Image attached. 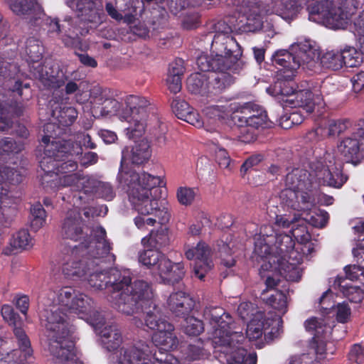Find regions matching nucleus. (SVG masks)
I'll list each match as a JSON object with an SVG mask.
<instances>
[{
	"label": "nucleus",
	"instance_id": "1",
	"mask_svg": "<svg viewBox=\"0 0 364 364\" xmlns=\"http://www.w3.org/2000/svg\"><path fill=\"white\" fill-rule=\"evenodd\" d=\"M318 60L327 69L338 70L343 68L341 50H327L321 55L309 41L291 45L289 50H278L272 57L273 65L283 72L286 78H291L301 65L314 67Z\"/></svg>",
	"mask_w": 364,
	"mask_h": 364
},
{
	"label": "nucleus",
	"instance_id": "2",
	"mask_svg": "<svg viewBox=\"0 0 364 364\" xmlns=\"http://www.w3.org/2000/svg\"><path fill=\"white\" fill-rule=\"evenodd\" d=\"M59 127L55 123H46L43 126L44 135L41 141L45 144L43 156L39 162L44 174L67 173L77 171V161L73 159L74 154L79 153L80 148L70 139H55L58 134L55 129Z\"/></svg>",
	"mask_w": 364,
	"mask_h": 364
},
{
	"label": "nucleus",
	"instance_id": "3",
	"mask_svg": "<svg viewBox=\"0 0 364 364\" xmlns=\"http://www.w3.org/2000/svg\"><path fill=\"white\" fill-rule=\"evenodd\" d=\"M45 328L52 355L50 364H84L77 358L73 327L66 322V316L59 308L54 307L48 312Z\"/></svg>",
	"mask_w": 364,
	"mask_h": 364
},
{
	"label": "nucleus",
	"instance_id": "4",
	"mask_svg": "<svg viewBox=\"0 0 364 364\" xmlns=\"http://www.w3.org/2000/svg\"><path fill=\"white\" fill-rule=\"evenodd\" d=\"M161 192L160 186L146 187L141 192L136 189L132 191L129 201L138 213L134 218L138 229H145L146 225L154 226L157 220L161 224L169 221L171 214L168 203L165 200H160Z\"/></svg>",
	"mask_w": 364,
	"mask_h": 364
},
{
	"label": "nucleus",
	"instance_id": "5",
	"mask_svg": "<svg viewBox=\"0 0 364 364\" xmlns=\"http://www.w3.org/2000/svg\"><path fill=\"white\" fill-rule=\"evenodd\" d=\"M287 188L282 191V203L294 210L307 211L315 203L317 189L312 174L306 169L294 168L285 178Z\"/></svg>",
	"mask_w": 364,
	"mask_h": 364
},
{
	"label": "nucleus",
	"instance_id": "6",
	"mask_svg": "<svg viewBox=\"0 0 364 364\" xmlns=\"http://www.w3.org/2000/svg\"><path fill=\"white\" fill-rule=\"evenodd\" d=\"M94 242L96 250H91L90 255L91 259L96 260L90 264V270L87 272L85 278L89 285L96 289H103L108 288L107 269H105L103 264L114 263L116 257L110 252L112 249V244L107 239V232L102 226L93 228Z\"/></svg>",
	"mask_w": 364,
	"mask_h": 364
},
{
	"label": "nucleus",
	"instance_id": "7",
	"mask_svg": "<svg viewBox=\"0 0 364 364\" xmlns=\"http://www.w3.org/2000/svg\"><path fill=\"white\" fill-rule=\"evenodd\" d=\"M232 119L239 131L238 137L245 143L256 140L257 131L271 128L273 122L269 119L267 112L260 105L246 103L237 111Z\"/></svg>",
	"mask_w": 364,
	"mask_h": 364
},
{
	"label": "nucleus",
	"instance_id": "8",
	"mask_svg": "<svg viewBox=\"0 0 364 364\" xmlns=\"http://www.w3.org/2000/svg\"><path fill=\"white\" fill-rule=\"evenodd\" d=\"M94 242L93 229L89 241L82 242L78 247H75L70 253L65 255L62 263V271L64 275L72 279L85 278L87 272L90 270V264L96 260L91 259V250H96Z\"/></svg>",
	"mask_w": 364,
	"mask_h": 364
},
{
	"label": "nucleus",
	"instance_id": "9",
	"mask_svg": "<svg viewBox=\"0 0 364 364\" xmlns=\"http://www.w3.org/2000/svg\"><path fill=\"white\" fill-rule=\"evenodd\" d=\"M126 110L122 118L129 122L124 132L129 139L142 136L145 132L146 119L151 103L142 96L130 95L125 98Z\"/></svg>",
	"mask_w": 364,
	"mask_h": 364
},
{
	"label": "nucleus",
	"instance_id": "10",
	"mask_svg": "<svg viewBox=\"0 0 364 364\" xmlns=\"http://www.w3.org/2000/svg\"><path fill=\"white\" fill-rule=\"evenodd\" d=\"M152 297L151 284L144 280H135L126 291L119 294L114 306L119 311L130 315L142 309L144 304L149 303Z\"/></svg>",
	"mask_w": 364,
	"mask_h": 364
},
{
	"label": "nucleus",
	"instance_id": "11",
	"mask_svg": "<svg viewBox=\"0 0 364 364\" xmlns=\"http://www.w3.org/2000/svg\"><path fill=\"white\" fill-rule=\"evenodd\" d=\"M56 297L59 305H53L50 309H45L44 314L43 315L45 317L44 324L46 323V316L48 312L54 307H58L65 315L66 322L73 327V334L75 329V326L70 324L67 314L62 309L61 306H64L71 312L80 316L81 314H87L90 311L92 299L70 286L60 288L56 293Z\"/></svg>",
	"mask_w": 364,
	"mask_h": 364
},
{
	"label": "nucleus",
	"instance_id": "12",
	"mask_svg": "<svg viewBox=\"0 0 364 364\" xmlns=\"http://www.w3.org/2000/svg\"><path fill=\"white\" fill-rule=\"evenodd\" d=\"M338 151L347 163L355 166L364 159V118L358 120L349 134L341 138Z\"/></svg>",
	"mask_w": 364,
	"mask_h": 364
},
{
	"label": "nucleus",
	"instance_id": "13",
	"mask_svg": "<svg viewBox=\"0 0 364 364\" xmlns=\"http://www.w3.org/2000/svg\"><path fill=\"white\" fill-rule=\"evenodd\" d=\"M171 353L152 355L147 345L139 343L121 349L119 364H178Z\"/></svg>",
	"mask_w": 364,
	"mask_h": 364
},
{
	"label": "nucleus",
	"instance_id": "14",
	"mask_svg": "<svg viewBox=\"0 0 364 364\" xmlns=\"http://www.w3.org/2000/svg\"><path fill=\"white\" fill-rule=\"evenodd\" d=\"M210 52L217 58H222L223 63H228L230 70L234 69L242 55L239 44L233 37L228 35V32L215 34Z\"/></svg>",
	"mask_w": 364,
	"mask_h": 364
},
{
	"label": "nucleus",
	"instance_id": "15",
	"mask_svg": "<svg viewBox=\"0 0 364 364\" xmlns=\"http://www.w3.org/2000/svg\"><path fill=\"white\" fill-rule=\"evenodd\" d=\"M117 178L124 188H127L129 199L134 189L141 192L146 187L161 186L163 183V180L160 176L146 172L138 173L130 169L124 171L123 165L122 166L121 164Z\"/></svg>",
	"mask_w": 364,
	"mask_h": 364
},
{
	"label": "nucleus",
	"instance_id": "16",
	"mask_svg": "<svg viewBox=\"0 0 364 364\" xmlns=\"http://www.w3.org/2000/svg\"><path fill=\"white\" fill-rule=\"evenodd\" d=\"M302 260L301 255L293 247L281 255L271 257L269 264H273L274 268L287 280L298 282L301 277L299 265Z\"/></svg>",
	"mask_w": 364,
	"mask_h": 364
},
{
	"label": "nucleus",
	"instance_id": "17",
	"mask_svg": "<svg viewBox=\"0 0 364 364\" xmlns=\"http://www.w3.org/2000/svg\"><path fill=\"white\" fill-rule=\"evenodd\" d=\"M205 316L212 326V341L214 346L225 342L222 338L229 333L233 325V318L230 314L221 307L215 306L205 310Z\"/></svg>",
	"mask_w": 364,
	"mask_h": 364
},
{
	"label": "nucleus",
	"instance_id": "18",
	"mask_svg": "<svg viewBox=\"0 0 364 364\" xmlns=\"http://www.w3.org/2000/svg\"><path fill=\"white\" fill-rule=\"evenodd\" d=\"M211 250L203 241H200L196 246L186 247L185 255L189 259H195L193 267L195 277L203 280L205 274L212 269L213 264L210 259Z\"/></svg>",
	"mask_w": 364,
	"mask_h": 364
},
{
	"label": "nucleus",
	"instance_id": "19",
	"mask_svg": "<svg viewBox=\"0 0 364 364\" xmlns=\"http://www.w3.org/2000/svg\"><path fill=\"white\" fill-rule=\"evenodd\" d=\"M66 4L77 13L81 21L99 24L104 16L103 6L97 0H68Z\"/></svg>",
	"mask_w": 364,
	"mask_h": 364
},
{
	"label": "nucleus",
	"instance_id": "20",
	"mask_svg": "<svg viewBox=\"0 0 364 364\" xmlns=\"http://www.w3.org/2000/svg\"><path fill=\"white\" fill-rule=\"evenodd\" d=\"M274 323L276 321L273 319L266 318L263 313L258 312L247 325L246 337L250 341H255L260 338L264 334V340L269 343L278 333V328L272 326Z\"/></svg>",
	"mask_w": 364,
	"mask_h": 364
},
{
	"label": "nucleus",
	"instance_id": "21",
	"mask_svg": "<svg viewBox=\"0 0 364 364\" xmlns=\"http://www.w3.org/2000/svg\"><path fill=\"white\" fill-rule=\"evenodd\" d=\"M18 348L10 352H0V364H27L28 359L32 356L33 349L31 341L21 329H15Z\"/></svg>",
	"mask_w": 364,
	"mask_h": 364
},
{
	"label": "nucleus",
	"instance_id": "22",
	"mask_svg": "<svg viewBox=\"0 0 364 364\" xmlns=\"http://www.w3.org/2000/svg\"><path fill=\"white\" fill-rule=\"evenodd\" d=\"M132 274L129 269L110 268L107 269L108 288H110L109 300L114 305L119 294L126 291L132 282Z\"/></svg>",
	"mask_w": 364,
	"mask_h": 364
},
{
	"label": "nucleus",
	"instance_id": "23",
	"mask_svg": "<svg viewBox=\"0 0 364 364\" xmlns=\"http://www.w3.org/2000/svg\"><path fill=\"white\" fill-rule=\"evenodd\" d=\"M151 156V149L147 140L141 139L135 142L132 147L126 146L122 151V166L127 162L134 165L146 163Z\"/></svg>",
	"mask_w": 364,
	"mask_h": 364
},
{
	"label": "nucleus",
	"instance_id": "24",
	"mask_svg": "<svg viewBox=\"0 0 364 364\" xmlns=\"http://www.w3.org/2000/svg\"><path fill=\"white\" fill-rule=\"evenodd\" d=\"M162 325L152 336L153 343L159 347L158 352H155L154 355H159L160 352L168 353V351L176 348L178 345V339L174 333L173 326L169 322Z\"/></svg>",
	"mask_w": 364,
	"mask_h": 364
},
{
	"label": "nucleus",
	"instance_id": "25",
	"mask_svg": "<svg viewBox=\"0 0 364 364\" xmlns=\"http://www.w3.org/2000/svg\"><path fill=\"white\" fill-rule=\"evenodd\" d=\"M195 300L191 295L183 291H178L170 294L167 305L170 311L177 317L186 318L193 311Z\"/></svg>",
	"mask_w": 364,
	"mask_h": 364
},
{
	"label": "nucleus",
	"instance_id": "26",
	"mask_svg": "<svg viewBox=\"0 0 364 364\" xmlns=\"http://www.w3.org/2000/svg\"><path fill=\"white\" fill-rule=\"evenodd\" d=\"M350 1L351 2V7L343 6V4L338 7H333L332 6L326 24L334 29L346 28L352 15L359 6L358 1L350 0Z\"/></svg>",
	"mask_w": 364,
	"mask_h": 364
},
{
	"label": "nucleus",
	"instance_id": "27",
	"mask_svg": "<svg viewBox=\"0 0 364 364\" xmlns=\"http://www.w3.org/2000/svg\"><path fill=\"white\" fill-rule=\"evenodd\" d=\"M55 99L56 97H53L49 102L51 116L57 120L59 125L62 127L71 126L77 117L76 109L64 105L63 97H59L57 100Z\"/></svg>",
	"mask_w": 364,
	"mask_h": 364
},
{
	"label": "nucleus",
	"instance_id": "28",
	"mask_svg": "<svg viewBox=\"0 0 364 364\" xmlns=\"http://www.w3.org/2000/svg\"><path fill=\"white\" fill-rule=\"evenodd\" d=\"M279 235L272 225H263L259 234L255 237V252L262 258H267L272 253V244L277 242Z\"/></svg>",
	"mask_w": 364,
	"mask_h": 364
},
{
	"label": "nucleus",
	"instance_id": "29",
	"mask_svg": "<svg viewBox=\"0 0 364 364\" xmlns=\"http://www.w3.org/2000/svg\"><path fill=\"white\" fill-rule=\"evenodd\" d=\"M158 274L164 284L173 285L178 283L185 276L183 262H173L171 259H164Z\"/></svg>",
	"mask_w": 364,
	"mask_h": 364
},
{
	"label": "nucleus",
	"instance_id": "30",
	"mask_svg": "<svg viewBox=\"0 0 364 364\" xmlns=\"http://www.w3.org/2000/svg\"><path fill=\"white\" fill-rule=\"evenodd\" d=\"M18 196H15L11 191L1 186L0 191V223L9 224L17 212L16 205L19 203Z\"/></svg>",
	"mask_w": 364,
	"mask_h": 364
},
{
	"label": "nucleus",
	"instance_id": "31",
	"mask_svg": "<svg viewBox=\"0 0 364 364\" xmlns=\"http://www.w3.org/2000/svg\"><path fill=\"white\" fill-rule=\"evenodd\" d=\"M83 220L79 213L69 211L62 224L63 237L77 241L83 236Z\"/></svg>",
	"mask_w": 364,
	"mask_h": 364
},
{
	"label": "nucleus",
	"instance_id": "32",
	"mask_svg": "<svg viewBox=\"0 0 364 364\" xmlns=\"http://www.w3.org/2000/svg\"><path fill=\"white\" fill-rule=\"evenodd\" d=\"M22 106L16 102L0 100V132L10 129L14 124V118L23 114Z\"/></svg>",
	"mask_w": 364,
	"mask_h": 364
},
{
	"label": "nucleus",
	"instance_id": "33",
	"mask_svg": "<svg viewBox=\"0 0 364 364\" xmlns=\"http://www.w3.org/2000/svg\"><path fill=\"white\" fill-rule=\"evenodd\" d=\"M38 68V77L48 89L57 90L65 85V77L58 67L55 70L53 68H48L47 65Z\"/></svg>",
	"mask_w": 364,
	"mask_h": 364
},
{
	"label": "nucleus",
	"instance_id": "34",
	"mask_svg": "<svg viewBox=\"0 0 364 364\" xmlns=\"http://www.w3.org/2000/svg\"><path fill=\"white\" fill-rule=\"evenodd\" d=\"M184 60L181 58H176L170 63L166 79L168 90L171 92L176 94L181 90V80L186 68Z\"/></svg>",
	"mask_w": 364,
	"mask_h": 364
},
{
	"label": "nucleus",
	"instance_id": "35",
	"mask_svg": "<svg viewBox=\"0 0 364 364\" xmlns=\"http://www.w3.org/2000/svg\"><path fill=\"white\" fill-rule=\"evenodd\" d=\"M101 338L103 347L108 351H114L121 346L122 336L116 325L105 326L97 333Z\"/></svg>",
	"mask_w": 364,
	"mask_h": 364
},
{
	"label": "nucleus",
	"instance_id": "36",
	"mask_svg": "<svg viewBox=\"0 0 364 364\" xmlns=\"http://www.w3.org/2000/svg\"><path fill=\"white\" fill-rule=\"evenodd\" d=\"M227 71L218 70L208 73V94H220L233 82L232 76Z\"/></svg>",
	"mask_w": 364,
	"mask_h": 364
},
{
	"label": "nucleus",
	"instance_id": "37",
	"mask_svg": "<svg viewBox=\"0 0 364 364\" xmlns=\"http://www.w3.org/2000/svg\"><path fill=\"white\" fill-rule=\"evenodd\" d=\"M333 4V0H319L309 4L306 9L309 19L318 23L326 24Z\"/></svg>",
	"mask_w": 364,
	"mask_h": 364
},
{
	"label": "nucleus",
	"instance_id": "38",
	"mask_svg": "<svg viewBox=\"0 0 364 364\" xmlns=\"http://www.w3.org/2000/svg\"><path fill=\"white\" fill-rule=\"evenodd\" d=\"M292 107H300L306 114L312 113L315 109L314 94L309 89L295 91L290 99L287 100Z\"/></svg>",
	"mask_w": 364,
	"mask_h": 364
},
{
	"label": "nucleus",
	"instance_id": "39",
	"mask_svg": "<svg viewBox=\"0 0 364 364\" xmlns=\"http://www.w3.org/2000/svg\"><path fill=\"white\" fill-rule=\"evenodd\" d=\"M25 172L26 171L22 168L0 166V191L3 186L13 193L11 188L8 187V184L16 186L21 183L25 177Z\"/></svg>",
	"mask_w": 364,
	"mask_h": 364
},
{
	"label": "nucleus",
	"instance_id": "40",
	"mask_svg": "<svg viewBox=\"0 0 364 364\" xmlns=\"http://www.w3.org/2000/svg\"><path fill=\"white\" fill-rule=\"evenodd\" d=\"M141 244L144 247L159 251L169 244L168 229L160 228L156 230H151L148 235L142 238Z\"/></svg>",
	"mask_w": 364,
	"mask_h": 364
},
{
	"label": "nucleus",
	"instance_id": "41",
	"mask_svg": "<svg viewBox=\"0 0 364 364\" xmlns=\"http://www.w3.org/2000/svg\"><path fill=\"white\" fill-rule=\"evenodd\" d=\"M146 248V250L139 252V261L148 269L158 272L161 267V264H162L163 259H168V257L161 251L150 247Z\"/></svg>",
	"mask_w": 364,
	"mask_h": 364
},
{
	"label": "nucleus",
	"instance_id": "42",
	"mask_svg": "<svg viewBox=\"0 0 364 364\" xmlns=\"http://www.w3.org/2000/svg\"><path fill=\"white\" fill-rule=\"evenodd\" d=\"M196 64L203 73H213L218 70H230L228 63H223L222 58H217L214 55H201L198 57Z\"/></svg>",
	"mask_w": 364,
	"mask_h": 364
},
{
	"label": "nucleus",
	"instance_id": "43",
	"mask_svg": "<svg viewBox=\"0 0 364 364\" xmlns=\"http://www.w3.org/2000/svg\"><path fill=\"white\" fill-rule=\"evenodd\" d=\"M186 85L188 91L193 94L200 95H205L208 94L207 73H192L188 77Z\"/></svg>",
	"mask_w": 364,
	"mask_h": 364
},
{
	"label": "nucleus",
	"instance_id": "44",
	"mask_svg": "<svg viewBox=\"0 0 364 364\" xmlns=\"http://www.w3.org/2000/svg\"><path fill=\"white\" fill-rule=\"evenodd\" d=\"M151 304H153V310H149L146 312L144 323L141 320L137 319L136 318H134V323L137 327L146 326L149 329L156 331L161 328V326H163L162 324H165L168 321L161 318L159 311L158 310L156 304H153L152 301L149 303V307H151Z\"/></svg>",
	"mask_w": 364,
	"mask_h": 364
},
{
	"label": "nucleus",
	"instance_id": "45",
	"mask_svg": "<svg viewBox=\"0 0 364 364\" xmlns=\"http://www.w3.org/2000/svg\"><path fill=\"white\" fill-rule=\"evenodd\" d=\"M348 180V176L344 174L342 168L334 167L326 169L322 176L323 184L327 186L340 189Z\"/></svg>",
	"mask_w": 364,
	"mask_h": 364
},
{
	"label": "nucleus",
	"instance_id": "46",
	"mask_svg": "<svg viewBox=\"0 0 364 364\" xmlns=\"http://www.w3.org/2000/svg\"><path fill=\"white\" fill-rule=\"evenodd\" d=\"M345 282L346 279H343L342 277H338L335 284H338L339 290L350 302L355 304L360 303L364 298L363 291L358 287L343 284Z\"/></svg>",
	"mask_w": 364,
	"mask_h": 364
},
{
	"label": "nucleus",
	"instance_id": "47",
	"mask_svg": "<svg viewBox=\"0 0 364 364\" xmlns=\"http://www.w3.org/2000/svg\"><path fill=\"white\" fill-rule=\"evenodd\" d=\"M25 52L28 62L38 63L43 58L44 47L38 39L31 37L26 41Z\"/></svg>",
	"mask_w": 364,
	"mask_h": 364
},
{
	"label": "nucleus",
	"instance_id": "48",
	"mask_svg": "<svg viewBox=\"0 0 364 364\" xmlns=\"http://www.w3.org/2000/svg\"><path fill=\"white\" fill-rule=\"evenodd\" d=\"M294 246L295 241L292 236L286 233H279L277 236V242L272 244V253L267 256L268 262H269L270 257L273 255H281Z\"/></svg>",
	"mask_w": 364,
	"mask_h": 364
},
{
	"label": "nucleus",
	"instance_id": "49",
	"mask_svg": "<svg viewBox=\"0 0 364 364\" xmlns=\"http://www.w3.org/2000/svg\"><path fill=\"white\" fill-rule=\"evenodd\" d=\"M46 212L42 204L36 203L31 207L30 223L31 229L36 232L46 223Z\"/></svg>",
	"mask_w": 364,
	"mask_h": 364
},
{
	"label": "nucleus",
	"instance_id": "50",
	"mask_svg": "<svg viewBox=\"0 0 364 364\" xmlns=\"http://www.w3.org/2000/svg\"><path fill=\"white\" fill-rule=\"evenodd\" d=\"M341 58L343 60V66L347 68H354L360 65L363 58L361 53H359L354 47L346 46L343 50H341Z\"/></svg>",
	"mask_w": 364,
	"mask_h": 364
},
{
	"label": "nucleus",
	"instance_id": "51",
	"mask_svg": "<svg viewBox=\"0 0 364 364\" xmlns=\"http://www.w3.org/2000/svg\"><path fill=\"white\" fill-rule=\"evenodd\" d=\"M246 338V336L242 331H233L231 330L228 335L222 338V340H225L224 341L225 342L218 343L215 346V348H228L231 350L235 349V350H237L238 348H240L239 345L242 344Z\"/></svg>",
	"mask_w": 364,
	"mask_h": 364
},
{
	"label": "nucleus",
	"instance_id": "52",
	"mask_svg": "<svg viewBox=\"0 0 364 364\" xmlns=\"http://www.w3.org/2000/svg\"><path fill=\"white\" fill-rule=\"evenodd\" d=\"M257 355L256 353H247L245 348H238L232 352L230 359L228 364H257Z\"/></svg>",
	"mask_w": 364,
	"mask_h": 364
},
{
	"label": "nucleus",
	"instance_id": "53",
	"mask_svg": "<svg viewBox=\"0 0 364 364\" xmlns=\"http://www.w3.org/2000/svg\"><path fill=\"white\" fill-rule=\"evenodd\" d=\"M303 0H287L282 4L280 16L287 21L293 20L302 8Z\"/></svg>",
	"mask_w": 364,
	"mask_h": 364
},
{
	"label": "nucleus",
	"instance_id": "54",
	"mask_svg": "<svg viewBox=\"0 0 364 364\" xmlns=\"http://www.w3.org/2000/svg\"><path fill=\"white\" fill-rule=\"evenodd\" d=\"M82 318L85 317L90 325L98 333L105 326H107L105 318L101 312L97 311L95 306V302L92 300L90 311L87 314H81L80 315Z\"/></svg>",
	"mask_w": 364,
	"mask_h": 364
},
{
	"label": "nucleus",
	"instance_id": "55",
	"mask_svg": "<svg viewBox=\"0 0 364 364\" xmlns=\"http://www.w3.org/2000/svg\"><path fill=\"white\" fill-rule=\"evenodd\" d=\"M267 303L282 314L287 311V295L279 290L274 292L267 299Z\"/></svg>",
	"mask_w": 364,
	"mask_h": 364
},
{
	"label": "nucleus",
	"instance_id": "56",
	"mask_svg": "<svg viewBox=\"0 0 364 364\" xmlns=\"http://www.w3.org/2000/svg\"><path fill=\"white\" fill-rule=\"evenodd\" d=\"M23 149V144L11 137H0V155L18 154Z\"/></svg>",
	"mask_w": 364,
	"mask_h": 364
},
{
	"label": "nucleus",
	"instance_id": "57",
	"mask_svg": "<svg viewBox=\"0 0 364 364\" xmlns=\"http://www.w3.org/2000/svg\"><path fill=\"white\" fill-rule=\"evenodd\" d=\"M65 22L68 23V25L69 27L68 29H65L64 34H60V38L62 40L63 43L66 47L69 48H74L78 45L80 43L79 38L77 36V33H75L73 29V28L71 27V22L73 21L72 17L70 16H66L64 19Z\"/></svg>",
	"mask_w": 364,
	"mask_h": 364
},
{
	"label": "nucleus",
	"instance_id": "58",
	"mask_svg": "<svg viewBox=\"0 0 364 364\" xmlns=\"http://www.w3.org/2000/svg\"><path fill=\"white\" fill-rule=\"evenodd\" d=\"M353 126L350 121L348 119H332L329 121L328 135L329 136H340L349 129H351Z\"/></svg>",
	"mask_w": 364,
	"mask_h": 364
},
{
	"label": "nucleus",
	"instance_id": "59",
	"mask_svg": "<svg viewBox=\"0 0 364 364\" xmlns=\"http://www.w3.org/2000/svg\"><path fill=\"white\" fill-rule=\"evenodd\" d=\"M37 6L36 0H16L10 5L11 9L17 15L28 14Z\"/></svg>",
	"mask_w": 364,
	"mask_h": 364
},
{
	"label": "nucleus",
	"instance_id": "60",
	"mask_svg": "<svg viewBox=\"0 0 364 364\" xmlns=\"http://www.w3.org/2000/svg\"><path fill=\"white\" fill-rule=\"evenodd\" d=\"M11 245L15 249H26L31 246V237L28 230L22 229L14 235Z\"/></svg>",
	"mask_w": 364,
	"mask_h": 364
},
{
	"label": "nucleus",
	"instance_id": "61",
	"mask_svg": "<svg viewBox=\"0 0 364 364\" xmlns=\"http://www.w3.org/2000/svg\"><path fill=\"white\" fill-rule=\"evenodd\" d=\"M184 333L189 336H198L204 331L203 322L194 316L186 317Z\"/></svg>",
	"mask_w": 364,
	"mask_h": 364
},
{
	"label": "nucleus",
	"instance_id": "62",
	"mask_svg": "<svg viewBox=\"0 0 364 364\" xmlns=\"http://www.w3.org/2000/svg\"><path fill=\"white\" fill-rule=\"evenodd\" d=\"M290 233L292 238L294 237L301 243H305L310 240V235L307 231L304 222L299 219H298L296 223L291 226Z\"/></svg>",
	"mask_w": 364,
	"mask_h": 364
},
{
	"label": "nucleus",
	"instance_id": "63",
	"mask_svg": "<svg viewBox=\"0 0 364 364\" xmlns=\"http://www.w3.org/2000/svg\"><path fill=\"white\" fill-rule=\"evenodd\" d=\"M176 197L181 205L188 206L194 201L196 192L193 188L181 186L177 189Z\"/></svg>",
	"mask_w": 364,
	"mask_h": 364
},
{
	"label": "nucleus",
	"instance_id": "64",
	"mask_svg": "<svg viewBox=\"0 0 364 364\" xmlns=\"http://www.w3.org/2000/svg\"><path fill=\"white\" fill-rule=\"evenodd\" d=\"M205 350L203 346V341L198 338L194 343H190L187 349L188 357L193 360H200L205 356Z\"/></svg>",
	"mask_w": 364,
	"mask_h": 364
}]
</instances>
